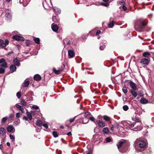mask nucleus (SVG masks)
Here are the masks:
<instances>
[{"mask_svg": "<svg viewBox=\"0 0 154 154\" xmlns=\"http://www.w3.org/2000/svg\"><path fill=\"white\" fill-rule=\"evenodd\" d=\"M117 146L119 151L122 153L126 152L128 150L127 143H126L125 140H121L117 144Z\"/></svg>", "mask_w": 154, "mask_h": 154, "instance_id": "f257e3e1", "label": "nucleus"}, {"mask_svg": "<svg viewBox=\"0 0 154 154\" xmlns=\"http://www.w3.org/2000/svg\"><path fill=\"white\" fill-rule=\"evenodd\" d=\"M4 58L0 59V73H3L5 72V69L7 67V64Z\"/></svg>", "mask_w": 154, "mask_h": 154, "instance_id": "f03ea898", "label": "nucleus"}, {"mask_svg": "<svg viewBox=\"0 0 154 154\" xmlns=\"http://www.w3.org/2000/svg\"><path fill=\"white\" fill-rule=\"evenodd\" d=\"M134 144L135 149H137V147L143 148L146 145V143L143 140L137 139L134 142Z\"/></svg>", "mask_w": 154, "mask_h": 154, "instance_id": "7ed1b4c3", "label": "nucleus"}, {"mask_svg": "<svg viewBox=\"0 0 154 154\" xmlns=\"http://www.w3.org/2000/svg\"><path fill=\"white\" fill-rule=\"evenodd\" d=\"M135 24V25L137 26L140 29H143L146 25L144 20L142 19L138 20Z\"/></svg>", "mask_w": 154, "mask_h": 154, "instance_id": "20e7f679", "label": "nucleus"}, {"mask_svg": "<svg viewBox=\"0 0 154 154\" xmlns=\"http://www.w3.org/2000/svg\"><path fill=\"white\" fill-rule=\"evenodd\" d=\"M9 43V41L8 40L4 41L2 39H0V47L4 48L8 45Z\"/></svg>", "mask_w": 154, "mask_h": 154, "instance_id": "39448f33", "label": "nucleus"}, {"mask_svg": "<svg viewBox=\"0 0 154 154\" xmlns=\"http://www.w3.org/2000/svg\"><path fill=\"white\" fill-rule=\"evenodd\" d=\"M118 4L122 5V6L119 7V8L121 9L122 8L123 10H127V8L125 5V3L124 2L119 1L118 2Z\"/></svg>", "mask_w": 154, "mask_h": 154, "instance_id": "423d86ee", "label": "nucleus"}, {"mask_svg": "<svg viewBox=\"0 0 154 154\" xmlns=\"http://www.w3.org/2000/svg\"><path fill=\"white\" fill-rule=\"evenodd\" d=\"M12 38L13 39H16L18 41L20 40L22 41H24L25 40V39L23 37L18 35H15L13 36Z\"/></svg>", "mask_w": 154, "mask_h": 154, "instance_id": "0eeeda50", "label": "nucleus"}, {"mask_svg": "<svg viewBox=\"0 0 154 154\" xmlns=\"http://www.w3.org/2000/svg\"><path fill=\"white\" fill-rule=\"evenodd\" d=\"M130 87L134 91H136L137 89V85L131 81L130 82Z\"/></svg>", "mask_w": 154, "mask_h": 154, "instance_id": "6e6552de", "label": "nucleus"}, {"mask_svg": "<svg viewBox=\"0 0 154 154\" xmlns=\"http://www.w3.org/2000/svg\"><path fill=\"white\" fill-rule=\"evenodd\" d=\"M7 130L9 132H14L15 131L14 128L11 125H9L7 128Z\"/></svg>", "mask_w": 154, "mask_h": 154, "instance_id": "1a4fd4ad", "label": "nucleus"}, {"mask_svg": "<svg viewBox=\"0 0 154 154\" xmlns=\"http://www.w3.org/2000/svg\"><path fill=\"white\" fill-rule=\"evenodd\" d=\"M68 54L69 58H72L74 56L75 53L73 51L70 50L68 51Z\"/></svg>", "mask_w": 154, "mask_h": 154, "instance_id": "9d476101", "label": "nucleus"}, {"mask_svg": "<svg viewBox=\"0 0 154 154\" xmlns=\"http://www.w3.org/2000/svg\"><path fill=\"white\" fill-rule=\"evenodd\" d=\"M97 122L98 126L102 128L106 126V124L104 122L101 121H97Z\"/></svg>", "mask_w": 154, "mask_h": 154, "instance_id": "9b49d317", "label": "nucleus"}, {"mask_svg": "<svg viewBox=\"0 0 154 154\" xmlns=\"http://www.w3.org/2000/svg\"><path fill=\"white\" fill-rule=\"evenodd\" d=\"M51 28L52 30L55 32H57L58 29V27L56 24H53L51 25Z\"/></svg>", "mask_w": 154, "mask_h": 154, "instance_id": "f8f14e48", "label": "nucleus"}, {"mask_svg": "<svg viewBox=\"0 0 154 154\" xmlns=\"http://www.w3.org/2000/svg\"><path fill=\"white\" fill-rule=\"evenodd\" d=\"M141 63L143 64L147 65L149 63V60L148 59L144 58L141 60Z\"/></svg>", "mask_w": 154, "mask_h": 154, "instance_id": "ddd939ff", "label": "nucleus"}, {"mask_svg": "<svg viewBox=\"0 0 154 154\" xmlns=\"http://www.w3.org/2000/svg\"><path fill=\"white\" fill-rule=\"evenodd\" d=\"M13 62L14 64L17 66H19L20 65L19 61L17 58H15L14 59Z\"/></svg>", "mask_w": 154, "mask_h": 154, "instance_id": "4468645a", "label": "nucleus"}, {"mask_svg": "<svg viewBox=\"0 0 154 154\" xmlns=\"http://www.w3.org/2000/svg\"><path fill=\"white\" fill-rule=\"evenodd\" d=\"M140 102L143 104H145L148 103V100L144 98H142L140 100Z\"/></svg>", "mask_w": 154, "mask_h": 154, "instance_id": "2eb2a0df", "label": "nucleus"}, {"mask_svg": "<svg viewBox=\"0 0 154 154\" xmlns=\"http://www.w3.org/2000/svg\"><path fill=\"white\" fill-rule=\"evenodd\" d=\"M29 83V82L28 80H25V82L22 84V86L23 87H26L28 86Z\"/></svg>", "mask_w": 154, "mask_h": 154, "instance_id": "dca6fc26", "label": "nucleus"}, {"mask_svg": "<svg viewBox=\"0 0 154 154\" xmlns=\"http://www.w3.org/2000/svg\"><path fill=\"white\" fill-rule=\"evenodd\" d=\"M10 70L12 71V72H13L16 71V68L15 65H11L10 66Z\"/></svg>", "mask_w": 154, "mask_h": 154, "instance_id": "f3484780", "label": "nucleus"}, {"mask_svg": "<svg viewBox=\"0 0 154 154\" xmlns=\"http://www.w3.org/2000/svg\"><path fill=\"white\" fill-rule=\"evenodd\" d=\"M41 76L38 74L35 75L34 76V79L36 81H39L41 79Z\"/></svg>", "mask_w": 154, "mask_h": 154, "instance_id": "a211bd4d", "label": "nucleus"}, {"mask_svg": "<svg viewBox=\"0 0 154 154\" xmlns=\"http://www.w3.org/2000/svg\"><path fill=\"white\" fill-rule=\"evenodd\" d=\"M114 22L113 20H110V22L108 24V25L109 28H112L114 25Z\"/></svg>", "mask_w": 154, "mask_h": 154, "instance_id": "6ab92c4d", "label": "nucleus"}, {"mask_svg": "<svg viewBox=\"0 0 154 154\" xmlns=\"http://www.w3.org/2000/svg\"><path fill=\"white\" fill-rule=\"evenodd\" d=\"M15 106L17 108H18L22 112H24V109H23V108L22 107V106L17 104L15 105Z\"/></svg>", "mask_w": 154, "mask_h": 154, "instance_id": "aec40b11", "label": "nucleus"}, {"mask_svg": "<svg viewBox=\"0 0 154 154\" xmlns=\"http://www.w3.org/2000/svg\"><path fill=\"white\" fill-rule=\"evenodd\" d=\"M103 131L104 133L108 134L109 133V130L107 127L104 128L103 129Z\"/></svg>", "mask_w": 154, "mask_h": 154, "instance_id": "412c9836", "label": "nucleus"}, {"mask_svg": "<svg viewBox=\"0 0 154 154\" xmlns=\"http://www.w3.org/2000/svg\"><path fill=\"white\" fill-rule=\"evenodd\" d=\"M53 71L55 74L57 75L60 74L61 72L59 69L57 70L55 68H53Z\"/></svg>", "mask_w": 154, "mask_h": 154, "instance_id": "4be33fe9", "label": "nucleus"}, {"mask_svg": "<svg viewBox=\"0 0 154 154\" xmlns=\"http://www.w3.org/2000/svg\"><path fill=\"white\" fill-rule=\"evenodd\" d=\"M5 17L8 19H10L11 18V15L10 13H7L5 15Z\"/></svg>", "mask_w": 154, "mask_h": 154, "instance_id": "5701e85b", "label": "nucleus"}, {"mask_svg": "<svg viewBox=\"0 0 154 154\" xmlns=\"http://www.w3.org/2000/svg\"><path fill=\"white\" fill-rule=\"evenodd\" d=\"M33 40L36 43L38 44L40 43V39L38 38L34 37L33 38Z\"/></svg>", "mask_w": 154, "mask_h": 154, "instance_id": "b1692460", "label": "nucleus"}, {"mask_svg": "<svg viewBox=\"0 0 154 154\" xmlns=\"http://www.w3.org/2000/svg\"><path fill=\"white\" fill-rule=\"evenodd\" d=\"M131 92L132 94V95L134 97H136L137 96V92L134 90H131Z\"/></svg>", "mask_w": 154, "mask_h": 154, "instance_id": "393cba45", "label": "nucleus"}, {"mask_svg": "<svg viewBox=\"0 0 154 154\" xmlns=\"http://www.w3.org/2000/svg\"><path fill=\"white\" fill-rule=\"evenodd\" d=\"M43 5L45 9L48 10L49 9V8H47V1L46 0H45V2H43Z\"/></svg>", "mask_w": 154, "mask_h": 154, "instance_id": "a878e982", "label": "nucleus"}, {"mask_svg": "<svg viewBox=\"0 0 154 154\" xmlns=\"http://www.w3.org/2000/svg\"><path fill=\"white\" fill-rule=\"evenodd\" d=\"M26 113L27 114L28 118L30 120H31L32 119V117L31 113L30 112H27Z\"/></svg>", "mask_w": 154, "mask_h": 154, "instance_id": "bb28decb", "label": "nucleus"}, {"mask_svg": "<svg viewBox=\"0 0 154 154\" xmlns=\"http://www.w3.org/2000/svg\"><path fill=\"white\" fill-rule=\"evenodd\" d=\"M103 119L107 122L109 121L110 119V117L106 116H103Z\"/></svg>", "mask_w": 154, "mask_h": 154, "instance_id": "cd10ccee", "label": "nucleus"}, {"mask_svg": "<svg viewBox=\"0 0 154 154\" xmlns=\"http://www.w3.org/2000/svg\"><path fill=\"white\" fill-rule=\"evenodd\" d=\"M150 55V54L148 52H145L143 54V56L145 57H148Z\"/></svg>", "mask_w": 154, "mask_h": 154, "instance_id": "c85d7f7f", "label": "nucleus"}, {"mask_svg": "<svg viewBox=\"0 0 154 154\" xmlns=\"http://www.w3.org/2000/svg\"><path fill=\"white\" fill-rule=\"evenodd\" d=\"M36 123L37 125L41 126L42 125V122L41 121L38 120L37 121Z\"/></svg>", "mask_w": 154, "mask_h": 154, "instance_id": "c756f323", "label": "nucleus"}, {"mask_svg": "<svg viewBox=\"0 0 154 154\" xmlns=\"http://www.w3.org/2000/svg\"><path fill=\"white\" fill-rule=\"evenodd\" d=\"M14 117V115L13 113H11L9 114V118L8 119L9 120H11Z\"/></svg>", "mask_w": 154, "mask_h": 154, "instance_id": "7c9ffc66", "label": "nucleus"}, {"mask_svg": "<svg viewBox=\"0 0 154 154\" xmlns=\"http://www.w3.org/2000/svg\"><path fill=\"white\" fill-rule=\"evenodd\" d=\"M128 124L129 125L130 128L131 129L135 125L134 123H131L130 122H129V123H128Z\"/></svg>", "mask_w": 154, "mask_h": 154, "instance_id": "2f4dec72", "label": "nucleus"}, {"mask_svg": "<svg viewBox=\"0 0 154 154\" xmlns=\"http://www.w3.org/2000/svg\"><path fill=\"white\" fill-rule=\"evenodd\" d=\"M8 119L7 117L3 118L2 119V124L5 123Z\"/></svg>", "mask_w": 154, "mask_h": 154, "instance_id": "473e14b6", "label": "nucleus"}, {"mask_svg": "<svg viewBox=\"0 0 154 154\" xmlns=\"http://www.w3.org/2000/svg\"><path fill=\"white\" fill-rule=\"evenodd\" d=\"M57 17L56 16H53L52 18L53 21L54 22H58V20L57 19Z\"/></svg>", "mask_w": 154, "mask_h": 154, "instance_id": "72a5a7b5", "label": "nucleus"}, {"mask_svg": "<svg viewBox=\"0 0 154 154\" xmlns=\"http://www.w3.org/2000/svg\"><path fill=\"white\" fill-rule=\"evenodd\" d=\"M31 109H39V107L37 106V105H33V106H32L31 107Z\"/></svg>", "mask_w": 154, "mask_h": 154, "instance_id": "f704fd0d", "label": "nucleus"}, {"mask_svg": "<svg viewBox=\"0 0 154 154\" xmlns=\"http://www.w3.org/2000/svg\"><path fill=\"white\" fill-rule=\"evenodd\" d=\"M52 134L54 136V137H58V135L57 134V132L54 131L52 132Z\"/></svg>", "mask_w": 154, "mask_h": 154, "instance_id": "c9c22d12", "label": "nucleus"}, {"mask_svg": "<svg viewBox=\"0 0 154 154\" xmlns=\"http://www.w3.org/2000/svg\"><path fill=\"white\" fill-rule=\"evenodd\" d=\"M65 66L64 65H63L62 66H61L60 67H59L58 69L61 72H62L63 69L65 67Z\"/></svg>", "mask_w": 154, "mask_h": 154, "instance_id": "e433bc0d", "label": "nucleus"}, {"mask_svg": "<svg viewBox=\"0 0 154 154\" xmlns=\"http://www.w3.org/2000/svg\"><path fill=\"white\" fill-rule=\"evenodd\" d=\"M20 121L19 120H18L17 121H15L14 123V125L17 126L20 123Z\"/></svg>", "mask_w": 154, "mask_h": 154, "instance_id": "4c0bfd02", "label": "nucleus"}, {"mask_svg": "<svg viewBox=\"0 0 154 154\" xmlns=\"http://www.w3.org/2000/svg\"><path fill=\"white\" fill-rule=\"evenodd\" d=\"M122 91L125 94L128 91L127 88L125 87H123L122 88Z\"/></svg>", "mask_w": 154, "mask_h": 154, "instance_id": "58836bf2", "label": "nucleus"}, {"mask_svg": "<svg viewBox=\"0 0 154 154\" xmlns=\"http://www.w3.org/2000/svg\"><path fill=\"white\" fill-rule=\"evenodd\" d=\"M123 109L125 111H127L128 109V106L127 105H125L123 106Z\"/></svg>", "mask_w": 154, "mask_h": 154, "instance_id": "ea45409f", "label": "nucleus"}, {"mask_svg": "<svg viewBox=\"0 0 154 154\" xmlns=\"http://www.w3.org/2000/svg\"><path fill=\"white\" fill-rule=\"evenodd\" d=\"M17 96L18 98H20L21 96V94L20 92H18L17 94Z\"/></svg>", "mask_w": 154, "mask_h": 154, "instance_id": "a19ab883", "label": "nucleus"}, {"mask_svg": "<svg viewBox=\"0 0 154 154\" xmlns=\"http://www.w3.org/2000/svg\"><path fill=\"white\" fill-rule=\"evenodd\" d=\"M10 137L11 139L13 141H14L15 140V138L14 136L10 134Z\"/></svg>", "mask_w": 154, "mask_h": 154, "instance_id": "79ce46f5", "label": "nucleus"}, {"mask_svg": "<svg viewBox=\"0 0 154 154\" xmlns=\"http://www.w3.org/2000/svg\"><path fill=\"white\" fill-rule=\"evenodd\" d=\"M114 128L115 129L117 130L119 128V125L117 124H116L113 125Z\"/></svg>", "mask_w": 154, "mask_h": 154, "instance_id": "37998d69", "label": "nucleus"}, {"mask_svg": "<svg viewBox=\"0 0 154 154\" xmlns=\"http://www.w3.org/2000/svg\"><path fill=\"white\" fill-rule=\"evenodd\" d=\"M90 114V112H85L84 114V116L85 118H87L88 117V116Z\"/></svg>", "mask_w": 154, "mask_h": 154, "instance_id": "c03bdc74", "label": "nucleus"}, {"mask_svg": "<svg viewBox=\"0 0 154 154\" xmlns=\"http://www.w3.org/2000/svg\"><path fill=\"white\" fill-rule=\"evenodd\" d=\"M43 126L45 127V128H46L47 129L48 128V124L47 123H44L43 124Z\"/></svg>", "mask_w": 154, "mask_h": 154, "instance_id": "a18cd8bd", "label": "nucleus"}, {"mask_svg": "<svg viewBox=\"0 0 154 154\" xmlns=\"http://www.w3.org/2000/svg\"><path fill=\"white\" fill-rule=\"evenodd\" d=\"M101 5H103V6H105L106 7H107L109 5L108 4H107V3H101Z\"/></svg>", "mask_w": 154, "mask_h": 154, "instance_id": "49530a36", "label": "nucleus"}, {"mask_svg": "<svg viewBox=\"0 0 154 154\" xmlns=\"http://www.w3.org/2000/svg\"><path fill=\"white\" fill-rule=\"evenodd\" d=\"M21 103L23 105L26 106V102L24 100H22L21 101Z\"/></svg>", "mask_w": 154, "mask_h": 154, "instance_id": "de8ad7c7", "label": "nucleus"}, {"mask_svg": "<svg viewBox=\"0 0 154 154\" xmlns=\"http://www.w3.org/2000/svg\"><path fill=\"white\" fill-rule=\"evenodd\" d=\"M75 119V117L74 118L70 119H69V122L71 123L74 122Z\"/></svg>", "mask_w": 154, "mask_h": 154, "instance_id": "09e8293b", "label": "nucleus"}, {"mask_svg": "<svg viewBox=\"0 0 154 154\" xmlns=\"http://www.w3.org/2000/svg\"><path fill=\"white\" fill-rule=\"evenodd\" d=\"M89 119L91 121L94 122L95 121V119L93 117H91L89 118Z\"/></svg>", "mask_w": 154, "mask_h": 154, "instance_id": "8fccbe9b", "label": "nucleus"}, {"mask_svg": "<svg viewBox=\"0 0 154 154\" xmlns=\"http://www.w3.org/2000/svg\"><path fill=\"white\" fill-rule=\"evenodd\" d=\"M106 140L107 142H109L111 141V139L109 137H107L106 139Z\"/></svg>", "mask_w": 154, "mask_h": 154, "instance_id": "3c124183", "label": "nucleus"}, {"mask_svg": "<svg viewBox=\"0 0 154 154\" xmlns=\"http://www.w3.org/2000/svg\"><path fill=\"white\" fill-rule=\"evenodd\" d=\"M20 114L19 112H17L16 114V117L17 118H19L20 117Z\"/></svg>", "mask_w": 154, "mask_h": 154, "instance_id": "603ef678", "label": "nucleus"}, {"mask_svg": "<svg viewBox=\"0 0 154 154\" xmlns=\"http://www.w3.org/2000/svg\"><path fill=\"white\" fill-rule=\"evenodd\" d=\"M105 48L104 45L101 46L100 47V50H103Z\"/></svg>", "mask_w": 154, "mask_h": 154, "instance_id": "864d4df0", "label": "nucleus"}, {"mask_svg": "<svg viewBox=\"0 0 154 154\" xmlns=\"http://www.w3.org/2000/svg\"><path fill=\"white\" fill-rule=\"evenodd\" d=\"M101 33V31L99 30H98L97 31L96 33V35L97 36L100 33Z\"/></svg>", "mask_w": 154, "mask_h": 154, "instance_id": "5fc2aeb1", "label": "nucleus"}, {"mask_svg": "<svg viewBox=\"0 0 154 154\" xmlns=\"http://www.w3.org/2000/svg\"><path fill=\"white\" fill-rule=\"evenodd\" d=\"M32 115H35V111H31L30 112Z\"/></svg>", "mask_w": 154, "mask_h": 154, "instance_id": "6e6d98bb", "label": "nucleus"}, {"mask_svg": "<svg viewBox=\"0 0 154 154\" xmlns=\"http://www.w3.org/2000/svg\"><path fill=\"white\" fill-rule=\"evenodd\" d=\"M114 129L115 128H114L113 125H112L110 128L111 130L112 131H113Z\"/></svg>", "mask_w": 154, "mask_h": 154, "instance_id": "4d7b16f0", "label": "nucleus"}, {"mask_svg": "<svg viewBox=\"0 0 154 154\" xmlns=\"http://www.w3.org/2000/svg\"><path fill=\"white\" fill-rule=\"evenodd\" d=\"M23 119L24 120H28L26 116H24L23 118Z\"/></svg>", "mask_w": 154, "mask_h": 154, "instance_id": "13d9d810", "label": "nucleus"}, {"mask_svg": "<svg viewBox=\"0 0 154 154\" xmlns=\"http://www.w3.org/2000/svg\"><path fill=\"white\" fill-rule=\"evenodd\" d=\"M67 134L68 136H70L72 135V134L71 132H69L67 133Z\"/></svg>", "mask_w": 154, "mask_h": 154, "instance_id": "bf43d9fd", "label": "nucleus"}, {"mask_svg": "<svg viewBox=\"0 0 154 154\" xmlns=\"http://www.w3.org/2000/svg\"><path fill=\"white\" fill-rule=\"evenodd\" d=\"M7 145L8 146H10V143L9 142H8L6 143Z\"/></svg>", "mask_w": 154, "mask_h": 154, "instance_id": "052dcab7", "label": "nucleus"}, {"mask_svg": "<svg viewBox=\"0 0 154 154\" xmlns=\"http://www.w3.org/2000/svg\"><path fill=\"white\" fill-rule=\"evenodd\" d=\"M3 147V146L2 144H1L0 145V149H2Z\"/></svg>", "mask_w": 154, "mask_h": 154, "instance_id": "680f3d73", "label": "nucleus"}, {"mask_svg": "<svg viewBox=\"0 0 154 154\" xmlns=\"http://www.w3.org/2000/svg\"><path fill=\"white\" fill-rule=\"evenodd\" d=\"M87 154H91V152L90 151H89L87 152Z\"/></svg>", "mask_w": 154, "mask_h": 154, "instance_id": "e2e57ef3", "label": "nucleus"}, {"mask_svg": "<svg viewBox=\"0 0 154 154\" xmlns=\"http://www.w3.org/2000/svg\"><path fill=\"white\" fill-rule=\"evenodd\" d=\"M103 1L105 2H108V0H103Z\"/></svg>", "mask_w": 154, "mask_h": 154, "instance_id": "0e129e2a", "label": "nucleus"}, {"mask_svg": "<svg viewBox=\"0 0 154 154\" xmlns=\"http://www.w3.org/2000/svg\"><path fill=\"white\" fill-rule=\"evenodd\" d=\"M11 0H6L7 2H10Z\"/></svg>", "mask_w": 154, "mask_h": 154, "instance_id": "69168bd1", "label": "nucleus"}, {"mask_svg": "<svg viewBox=\"0 0 154 154\" xmlns=\"http://www.w3.org/2000/svg\"><path fill=\"white\" fill-rule=\"evenodd\" d=\"M26 45H27V46H29L28 43V42H27V43H26Z\"/></svg>", "mask_w": 154, "mask_h": 154, "instance_id": "338daca9", "label": "nucleus"}, {"mask_svg": "<svg viewBox=\"0 0 154 154\" xmlns=\"http://www.w3.org/2000/svg\"><path fill=\"white\" fill-rule=\"evenodd\" d=\"M141 129V128H139V129H138V128H137V129H138V130H140Z\"/></svg>", "mask_w": 154, "mask_h": 154, "instance_id": "774afa93", "label": "nucleus"}]
</instances>
